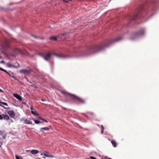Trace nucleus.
<instances>
[{"mask_svg": "<svg viewBox=\"0 0 159 159\" xmlns=\"http://www.w3.org/2000/svg\"><path fill=\"white\" fill-rule=\"evenodd\" d=\"M122 39L121 37H119L116 39H114L109 41L108 44H106L103 45H94L89 48L87 51V54L97 52L103 50L105 47H108L109 44L113 43L114 42L120 41Z\"/></svg>", "mask_w": 159, "mask_h": 159, "instance_id": "obj_1", "label": "nucleus"}, {"mask_svg": "<svg viewBox=\"0 0 159 159\" xmlns=\"http://www.w3.org/2000/svg\"><path fill=\"white\" fill-rule=\"evenodd\" d=\"M144 32L145 30L143 29H141L138 32L133 34L131 39H134L138 37L139 36L143 35L144 34Z\"/></svg>", "mask_w": 159, "mask_h": 159, "instance_id": "obj_2", "label": "nucleus"}, {"mask_svg": "<svg viewBox=\"0 0 159 159\" xmlns=\"http://www.w3.org/2000/svg\"><path fill=\"white\" fill-rule=\"evenodd\" d=\"M71 98L73 100H77L79 102L82 103H84L85 102V100L75 95H71Z\"/></svg>", "mask_w": 159, "mask_h": 159, "instance_id": "obj_3", "label": "nucleus"}, {"mask_svg": "<svg viewBox=\"0 0 159 159\" xmlns=\"http://www.w3.org/2000/svg\"><path fill=\"white\" fill-rule=\"evenodd\" d=\"M143 8V5H142L141 6L138 8L136 10V13L133 16V17L132 18V20H135L136 18L138 16V15L140 13L141 11L142 10Z\"/></svg>", "mask_w": 159, "mask_h": 159, "instance_id": "obj_4", "label": "nucleus"}, {"mask_svg": "<svg viewBox=\"0 0 159 159\" xmlns=\"http://www.w3.org/2000/svg\"><path fill=\"white\" fill-rule=\"evenodd\" d=\"M52 55H53L56 56H57V55L55 54L47 53L43 56V57L45 60L46 61H48L51 58V56Z\"/></svg>", "mask_w": 159, "mask_h": 159, "instance_id": "obj_5", "label": "nucleus"}, {"mask_svg": "<svg viewBox=\"0 0 159 159\" xmlns=\"http://www.w3.org/2000/svg\"><path fill=\"white\" fill-rule=\"evenodd\" d=\"M32 71V70L31 69L27 70L26 69H22L20 70V73L24 74H30Z\"/></svg>", "mask_w": 159, "mask_h": 159, "instance_id": "obj_6", "label": "nucleus"}, {"mask_svg": "<svg viewBox=\"0 0 159 159\" xmlns=\"http://www.w3.org/2000/svg\"><path fill=\"white\" fill-rule=\"evenodd\" d=\"M8 114L12 118H14L15 116V114L13 110H10L8 112Z\"/></svg>", "mask_w": 159, "mask_h": 159, "instance_id": "obj_7", "label": "nucleus"}, {"mask_svg": "<svg viewBox=\"0 0 159 159\" xmlns=\"http://www.w3.org/2000/svg\"><path fill=\"white\" fill-rule=\"evenodd\" d=\"M21 121H24V123L26 124H32V122L27 119H21L20 120Z\"/></svg>", "mask_w": 159, "mask_h": 159, "instance_id": "obj_8", "label": "nucleus"}, {"mask_svg": "<svg viewBox=\"0 0 159 159\" xmlns=\"http://www.w3.org/2000/svg\"><path fill=\"white\" fill-rule=\"evenodd\" d=\"M9 42L7 40H6L5 42V46L4 47H3L2 48L4 49H5L6 48H9Z\"/></svg>", "mask_w": 159, "mask_h": 159, "instance_id": "obj_9", "label": "nucleus"}, {"mask_svg": "<svg viewBox=\"0 0 159 159\" xmlns=\"http://www.w3.org/2000/svg\"><path fill=\"white\" fill-rule=\"evenodd\" d=\"M14 96L18 99L19 101H21L22 100V98L20 96L17 94H14Z\"/></svg>", "mask_w": 159, "mask_h": 159, "instance_id": "obj_10", "label": "nucleus"}, {"mask_svg": "<svg viewBox=\"0 0 159 159\" xmlns=\"http://www.w3.org/2000/svg\"><path fill=\"white\" fill-rule=\"evenodd\" d=\"M39 152V151L33 149L31 151V153L32 154H35Z\"/></svg>", "mask_w": 159, "mask_h": 159, "instance_id": "obj_11", "label": "nucleus"}, {"mask_svg": "<svg viewBox=\"0 0 159 159\" xmlns=\"http://www.w3.org/2000/svg\"><path fill=\"white\" fill-rule=\"evenodd\" d=\"M1 106H2L5 109H7L8 108H7L6 107H4L3 105H5V106H8V105L5 102H1Z\"/></svg>", "mask_w": 159, "mask_h": 159, "instance_id": "obj_12", "label": "nucleus"}, {"mask_svg": "<svg viewBox=\"0 0 159 159\" xmlns=\"http://www.w3.org/2000/svg\"><path fill=\"white\" fill-rule=\"evenodd\" d=\"M62 93L63 94H64V95H67V96H68L70 97L71 98V95H73L72 94H71L70 93H69L66 91H62Z\"/></svg>", "mask_w": 159, "mask_h": 159, "instance_id": "obj_13", "label": "nucleus"}, {"mask_svg": "<svg viewBox=\"0 0 159 159\" xmlns=\"http://www.w3.org/2000/svg\"><path fill=\"white\" fill-rule=\"evenodd\" d=\"M111 142L114 147H116L117 143L116 141L113 140L111 141Z\"/></svg>", "mask_w": 159, "mask_h": 159, "instance_id": "obj_14", "label": "nucleus"}, {"mask_svg": "<svg viewBox=\"0 0 159 159\" xmlns=\"http://www.w3.org/2000/svg\"><path fill=\"white\" fill-rule=\"evenodd\" d=\"M49 130V128L48 127H43L41 128L40 129V131L41 132H43V130L48 131Z\"/></svg>", "mask_w": 159, "mask_h": 159, "instance_id": "obj_15", "label": "nucleus"}, {"mask_svg": "<svg viewBox=\"0 0 159 159\" xmlns=\"http://www.w3.org/2000/svg\"><path fill=\"white\" fill-rule=\"evenodd\" d=\"M7 65L9 67H13L14 68H17V67H16L13 65L10 64L9 63H7Z\"/></svg>", "mask_w": 159, "mask_h": 159, "instance_id": "obj_16", "label": "nucleus"}, {"mask_svg": "<svg viewBox=\"0 0 159 159\" xmlns=\"http://www.w3.org/2000/svg\"><path fill=\"white\" fill-rule=\"evenodd\" d=\"M32 120L34 121V123L36 124H38L42 123V122H41L40 121L34 119V118H33L32 119Z\"/></svg>", "mask_w": 159, "mask_h": 159, "instance_id": "obj_17", "label": "nucleus"}, {"mask_svg": "<svg viewBox=\"0 0 159 159\" xmlns=\"http://www.w3.org/2000/svg\"><path fill=\"white\" fill-rule=\"evenodd\" d=\"M3 116V119L4 120H8L9 119V116L7 115H4Z\"/></svg>", "mask_w": 159, "mask_h": 159, "instance_id": "obj_18", "label": "nucleus"}, {"mask_svg": "<svg viewBox=\"0 0 159 159\" xmlns=\"http://www.w3.org/2000/svg\"><path fill=\"white\" fill-rule=\"evenodd\" d=\"M50 39L56 41L57 40V37L55 36L51 37L49 38Z\"/></svg>", "mask_w": 159, "mask_h": 159, "instance_id": "obj_19", "label": "nucleus"}, {"mask_svg": "<svg viewBox=\"0 0 159 159\" xmlns=\"http://www.w3.org/2000/svg\"><path fill=\"white\" fill-rule=\"evenodd\" d=\"M31 113L32 114H33V115H36V116H39V115L38 113H37V112H35V111H31Z\"/></svg>", "mask_w": 159, "mask_h": 159, "instance_id": "obj_20", "label": "nucleus"}, {"mask_svg": "<svg viewBox=\"0 0 159 159\" xmlns=\"http://www.w3.org/2000/svg\"><path fill=\"white\" fill-rule=\"evenodd\" d=\"M43 155H44V156H45V157H53V156H52V155H50H50H47V154H43Z\"/></svg>", "mask_w": 159, "mask_h": 159, "instance_id": "obj_21", "label": "nucleus"}, {"mask_svg": "<svg viewBox=\"0 0 159 159\" xmlns=\"http://www.w3.org/2000/svg\"><path fill=\"white\" fill-rule=\"evenodd\" d=\"M0 70L3 71L6 73H7L9 74L8 73L6 70L1 67H0Z\"/></svg>", "mask_w": 159, "mask_h": 159, "instance_id": "obj_22", "label": "nucleus"}, {"mask_svg": "<svg viewBox=\"0 0 159 159\" xmlns=\"http://www.w3.org/2000/svg\"><path fill=\"white\" fill-rule=\"evenodd\" d=\"M101 128H102L101 132L102 133H103V131H104V127H103V126L102 125H101Z\"/></svg>", "mask_w": 159, "mask_h": 159, "instance_id": "obj_23", "label": "nucleus"}, {"mask_svg": "<svg viewBox=\"0 0 159 159\" xmlns=\"http://www.w3.org/2000/svg\"><path fill=\"white\" fill-rule=\"evenodd\" d=\"M64 2L68 3L70 1H72V0H62Z\"/></svg>", "mask_w": 159, "mask_h": 159, "instance_id": "obj_24", "label": "nucleus"}, {"mask_svg": "<svg viewBox=\"0 0 159 159\" xmlns=\"http://www.w3.org/2000/svg\"><path fill=\"white\" fill-rule=\"evenodd\" d=\"M15 50H16V51H17V52H18V53H19V52H20V50H19V49H17V48L16 49H15Z\"/></svg>", "mask_w": 159, "mask_h": 159, "instance_id": "obj_25", "label": "nucleus"}, {"mask_svg": "<svg viewBox=\"0 0 159 159\" xmlns=\"http://www.w3.org/2000/svg\"><path fill=\"white\" fill-rule=\"evenodd\" d=\"M38 119L39 120H43V119L40 116H39L38 118Z\"/></svg>", "mask_w": 159, "mask_h": 159, "instance_id": "obj_26", "label": "nucleus"}, {"mask_svg": "<svg viewBox=\"0 0 159 159\" xmlns=\"http://www.w3.org/2000/svg\"><path fill=\"white\" fill-rule=\"evenodd\" d=\"M15 157L16 159H20V158L19 157L18 155H16L15 156Z\"/></svg>", "mask_w": 159, "mask_h": 159, "instance_id": "obj_27", "label": "nucleus"}, {"mask_svg": "<svg viewBox=\"0 0 159 159\" xmlns=\"http://www.w3.org/2000/svg\"><path fill=\"white\" fill-rule=\"evenodd\" d=\"M91 159H96V158L93 157L91 156L90 157Z\"/></svg>", "mask_w": 159, "mask_h": 159, "instance_id": "obj_28", "label": "nucleus"}, {"mask_svg": "<svg viewBox=\"0 0 159 159\" xmlns=\"http://www.w3.org/2000/svg\"><path fill=\"white\" fill-rule=\"evenodd\" d=\"M31 36H32V37H34V38H36V39H37V38H38V37H37V36H35V35H31Z\"/></svg>", "mask_w": 159, "mask_h": 159, "instance_id": "obj_29", "label": "nucleus"}, {"mask_svg": "<svg viewBox=\"0 0 159 159\" xmlns=\"http://www.w3.org/2000/svg\"><path fill=\"white\" fill-rule=\"evenodd\" d=\"M31 36H32V37H34V38H36V39H37V38H38V37H37V36H35V35H31Z\"/></svg>", "mask_w": 159, "mask_h": 159, "instance_id": "obj_30", "label": "nucleus"}, {"mask_svg": "<svg viewBox=\"0 0 159 159\" xmlns=\"http://www.w3.org/2000/svg\"><path fill=\"white\" fill-rule=\"evenodd\" d=\"M3 119V117L2 115H0V120H2Z\"/></svg>", "mask_w": 159, "mask_h": 159, "instance_id": "obj_31", "label": "nucleus"}, {"mask_svg": "<svg viewBox=\"0 0 159 159\" xmlns=\"http://www.w3.org/2000/svg\"><path fill=\"white\" fill-rule=\"evenodd\" d=\"M3 134V132L2 131L0 130V135H2Z\"/></svg>", "mask_w": 159, "mask_h": 159, "instance_id": "obj_32", "label": "nucleus"}, {"mask_svg": "<svg viewBox=\"0 0 159 159\" xmlns=\"http://www.w3.org/2000/svg\"><path fill=\"white\" fill-rule=\"evenodd\" d=\"M0 63H4L5 62L3 61H2L0 62Z\"/></svg>", "mask_w": 159, "mask_h": 159, "instance_id": "obj_33", "label": "nucleus"}, {"mask_svg": "<svg viewBox=\"0 0 159 159\" xmlns=\"http://www.w3.org/2000/svg\"><path fill=\"white\" fill-rule=\"evenodd\" d=\"M65 34H61V37H62L64 36L65 35Z\"/></svg>", "mask_w": 159, "mask_h": 159, "instance_id": "obj_34", "label": "nucleus"}, {"mask_svg": "<svg viewBox=\"0 0 159 159\" xmlns=\"http://www.w3.org/2000/svg\"><path fill=\"white\" fill-rule=\"evenodd\" d=\"M43 120L44 121H45V122H46V123L48 122V121L47 120H45L43 119Z\"/></svg>", "mask_w": 159, "mask_h": 159, "instance_id": "obj_35", "label": "nucleus"}, {"mask_svg": "<svg viewBox=\"0 0 159 159\" xmlns=\"http://www.w3.org/2000/svg\"><path fill=\"white\" fill-rule=\"evenodd\" d=\"M1 52L4 54H5V53L3 51H2Z\"/></svg>", "mask_w": 159, "mask_h": 159, "instance_id": "obj_36", "label": "nucleus"}, {"mask_svg": "<svg viewBox=\"0 0 159 159\" xmlns=\"http://www.w3.org/2000/svg\"><path fill=\"white\" fill-rule=\"evenodd\" d=\"M62 108L63 109L65 110H66V108H64V107H62Z\"/></svg>", "mask_w": 159, "mask_h": 159, "instance_id": "obj_37", "label": "nucleus"}, {"mask_svg": "<svg viewBox=\"0 0 159 159\" xmlns=\"http://www.w3.org/2000/svg\"><path fill=\"white\" fill-rule=\"evenodd\" d=\"M89 113L91 114L92 115H93V113L91 112H89Z\"/></svg>", "mask_w": 159, "mask_h": 159, "instance_id": "obj_38", "label": "nucleus"}, {"mask_svg": "<svg viewBox=\"0 0 159 159\" xmlns=\"http://www.w3.org/2000/svg\"><path fill=\"white\" fill-rule=\"evenodd\" d=\"M43 155V153H41V155L42 156V155Z\"/></svg>", "mask_w": 159, "mask_h": 159, "instance_id": "obj_39", "label": "nucleus"}, {"mask_svg": "<svg viewBox=\"0 0 159 159\" xmlns=\"http://www.w3.org/2000/svg\"><path fill=\"white\" fill-rule=\"evenodd\" d=\"M1 102H0V106H1Z\"/></svg>", "mask_w": 159, "mask_h": 159, "instance_id": "obj_40", "label": "nucleus"}, {"mask_svg": "<svg viewBox=\"0 0 159 159\" xmlns=\"http://www.w3.org/2000/svg\"><path fill=\"white\" fill-rule=\"evenodd\" d=\"M1 58H2L0 56V59H1Z\"/></svg>", "mask_w": 159, "mask_h": 159, "instance_id": "obj_41", "label": "nucleus"}, {"mask_svg": "<svg viewBox=\"0 0 159 159\" xmlns=\"http://www.w3.org/2000/svg\"><path fill=\"white\" fill-rule=\"evenodd\" d=\"M2 91V90L1 89H0V92Z\"/></svg>", "mask_w": 159, "mask_h": 159, "instance_id": "obj_42", "label": "nucleus"}, {"mask_svg": "<svg viewBox=\"0 0 159 159\" xmlns=\"http://www.w3.org/2000/svg\"><path fill=\"white\" fill-rule=\"evenodd\" d=\"M43 158H45V157H43Z\"/></svg>", "mask_w": 159, "mask_h": 159, "instance_id": "obj_43", "label": "nucleus"}, {"mask_svg": "<svg viewBox=\"0 0 159 159\" xmlns=\"http://www.w3.org/2000/svg\"><path fill=\"white\" fill-rule=\"evenodd\" d=\"M109 159H111V158H109Z\"/></svg>", "mask_w": 159, "mask_h": 159, "instance_id": "obj_44", "label": "nucleus"}]
</instances>
